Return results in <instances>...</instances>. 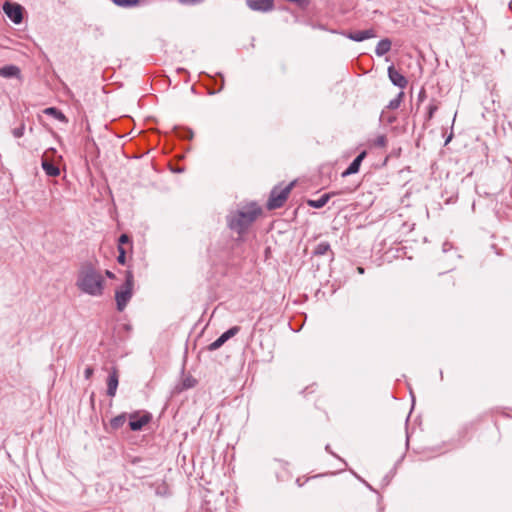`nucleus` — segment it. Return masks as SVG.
I'll use <instances>...</instances> for the list:
<instances>
[{"mask_svg": "<svg viewBox=\"0 0 512 512\" xmlns=\"http://www.w3.org/2000/svg\"><path fill=\"white\" fill-rule=\"evenodd\" d=\"M0 76L3 78H17L21 80V70L16 65H5L0 68Z\"/></svg>", "mask_w": 512, "mask_h": 512, "instance_id": "nucleus-14", "label": "nucleus"}, {"mask_svg": "<svg viewBox=\"0 0 512 512\" xmlns=\"http://www.w3.org/2000/svg\"><path fill=\"white\" fill-rule=\"evenodd\" d=\"M367 152L364 150L357 155V157L350 163L348 168L342 172V177H347L359 172L362 161L366 158Z\"/></svg>", "mask_w": 512, "mask_h": 512, "instance_id": "nucleus-12", "label": "nucleus"}, {"mask_svg": "<svg viewBox=\"0 0 512 512\" xmlns=\"http://www.w3.org/2000/svg\"><path fill=\"white\" fill-rule=\"evenodd\" d=\"M91 401L93 402L94 401V393L91 394Z\"/></svg>", "mask_w": 512, "mask_h": 512, "instance_id": "nucleus-41", "label": "nucleus"}, {"mask_svg": "<svg viewBox=\"0 0 512 512\" xmlns=\"http://www.w3.org/2000/svg\"><path fill=\"white\" fill-rule=\"evenodd\" d=\"M119 384V370L117 366L111 367L107 377V395L114 397L116 395L117 387Z\"/></svg>", "mask_w": 512, "mask_h": 512, "instance_id": "nucleus-10", "label": "nucleus"}, {"mask_svg": "<svg viewBox=\"0 0 512 512\" xmlns=\"http://www.w3.org/2000/svg\"><path fill=\"white\" fill-rule=\"evenodd\" d=\"M320 478H321V475H314V476H311V477L302 476V477H298L296 479V484H297V486L302 487L306 483H312L314 489H316V490L324 489L325 485H324V483H322L319 480Z\"/></svg>", "mask_w": 512, "mask_h": 512, "instance_id": "nucleus-13", "label": "nucleus"}, {"mask_svg": "<svg viewBox=\"0 0 512 512\" xmlns=\"http://www.w3.org/2000/svg\"><path fill=\"white\" fill-rule=\"evenodd\" d=\"M3 11L14 24L23 21L24 8L20 4L7 1L3 4Z\"/></svg>", "mask_w": 512, "mask_h": 512, "instance_id": "nucleus-5", "label": "nucleus"}, {"mask_svg": "<svg viewBox=\"0 0 512 512\" xmlns=\"http://www.w3.org/2000/svg\"><path fill=\"white\" fill-rule=\"evenodd\" d=\"M105 275L109 278V279H115V274L113 272H111L110 270H106L105 271Z\"/></svg>", "mask_w": 512, "mask_h": 512, "instance_id": "nucleus-34", "label": "nucleus"}, {"mask_svg": "<svg viewBox=\"0 0 512 512\" xmlns=\"http://www.w3.org/2000/svg\"><path fill=\"white\" fill-rule=\"evenodd\" d=\"M44 113L46 115H50V116L54 117L55 119H57L61 122H64V123L68 122L67 117L56 107H48L44 110Z\"/></svg>", "mask_w": 512, "mask_h": 512, "instance_id": "nucleus-19", "label": "nucleus"}, {"mask_svg": "<svg viewBox=\"0 0 512 512\" xmlns=\"http://www.w3.org/2000/svg\"><path fill=\"white\" fill-rule=\"evenodd\" d=\"M403 98H404V92L401 91L398 93V95L394 99H392L388 103L387 109H390V110L398 109L403 101Z\"/></svg>", "mask_w": 512, "mask_h": 512, "instance_id": "nucleus-22", "label": "nucleus"}, {"mask_svg": "<svg viewBox=\"0 0 512 512\" xmlns=\"http://www.w3.org/2000/svg\"><path fill=\"white\" fill-rule=\"evenodd\" d=\"M343 35L355 42H362L366 39L375 38L377 37L376 30L373 28L366 29V30H356V31H348L343 32Z\"/></svg>", "mask_w": 512, "mask_h": 512, "instance_id": "nucleus-8", "label": "nucleus"}, {"mask_svg": "<svg viewBox=\"0 0 512 512\" xmlns=\"http://www.w3.org/2000/svg\"><path fill=\"white\" fill-rule=\"evenodd\" d=\"M452 137H453V134L451 133V134L448 136V138L446 139L445 144H448V143L450 142V140L452 139Z\"/></svg>", "mask_w": 512, "mask_h": 512, "instance_id": "nucleus-36", "label": "nucleus"}, {"mask_svg": "<svg viewBox=\"0 0 512 512\" xmlns=\"http://www.w3.org/2000/svg\"><path fill=\"white\" fill-rule=\"evenodd\" d=\"M167 490H168V487L166 486V484H162L160 485L157 489H156V494L157 495H161V496H164L167 494Z\"/></svg>", "mask_w": 512, "mask_h": 512, "instance_id": "nucleus-31", "label": "nucleus"}, {"mask_svg": "<svg viewBox=\"0 0 512 512\" xmlns=\"http://www.w3.org/2000/svg\"><path fill=\"white\" fill-rule=\"evenodd\" d=\"M246 5L252 11L267 13L274 10V0H246Z\"/></svg>", "mask_w": 512, "mask_h": 512, "instance_id": "nucleus-9", "label": "nucleus"}, {"mask_svg": "<svg viewBox=\"0 0 512 512\" xmlns=\"http://www.w3.org/2000/svg\"><path fill=\"white\" fill-rule=\"evenodd\" d=\"M425 98H426V90L424 87H422L418 94V102L419 103L423 102Z\"/></svg>", "mask_w": 512, "mask_h": 512, "instance_id": "nucleus-33", "label": "nucleus"}, {"mask_svg": "<svg viewBox=\"0 0 512 512\" xmlns=\"http://www.w3.org/2000/svg\"><path fill=\"white\" fill-rule=\"evenodd\" d=\"M373 144L376 147L383 148L387 144V137L385 135H379L374 139Z\"/></svg>", "mask_w": 512, "mask_h": 512, "instance_id": "nucleus-29", "label": "nucleus"}, {"mask_svg": "<svg viewBox=\"0 0 512 512\" xmlns=\"http://www.w3.org/2000/svg\"><path fill=\"white\" fill-rule=\"evenodd\" d=\"M337 194H338V193H335V192H333V193H325V194L321 195L319 199H316V200L308 199V200L306 201V203H307V205H308L309 207L319 209V208L324 207V206L328 203V201L330 200V198H331L332 196H334V195H337Z\"/></svg>", "mask_w": 512, "mask_h": 512, "instance_id": "nucleus-15", "label": "nucleus"}, {"mask_svg": "<svg viewBox=\"0 0 512 512\" xmlns=\"http://www.w3.org/2000/svg\"><path fill=\"white\" fill-rule=\"evenodd\" d=\"M124 245H129L130 247H132L131 238L126 233L121 234L118 238V247H124Z\"/></svg>", "mask_w": 512, "mask_h": 512, "instance_id": "nucleus-26", "label": "nucleus"}, {"mask_svg": "<svg viewBox=\"0 0 512 512\" xmlns=\"http://www.w3.org/2000/svg\"><path fill=\"white\" fill-rule=\"evenodd\" d=\"M25 124L22 122L18 127L12 129V135L15 138H21L24 135Z\"/></svg>", "mask_w": 512, "mask_h": 512, "instance_id": "nucleus-28", "label": "nucleus"}, {"mask_svg": "<svg viewBox=\"0 0 512 512\" xmlns=\"http://www.w3.org/2000/svg\"><path fill=\"white\" fill-rule=\"evenodd\" d=\"M328 252L331 253L332 258L334 257V252L331 250L330 244L328 242L319 243L315 249L313 250L314 256H323Z\"/></svg>", "mask_w": 512, "mask_h": 512, "instance_id": "nucleus-18", "label": "nucleus"}, {"mask_svg": "<svg viewBox=\"0 0 512 512\" xmlns=\"http://www.w3.org/2000/svg\"><path fill=\"white\" fill-rule=\"evenodd\" d=\"M125 422H126V413H122L120 415L113 417L110 420V427L112 430H118L119 428H121L124 425Z\"/></svg>", "mask_w": 512, "mask_h": 512, "instance_id": "nucleus-20", "label": "nucleus"}, {"mask_svg": "<svg viewBox=\"0 0 512 512\" xmlns=\"http://www.w3.org/2000/svg\"><path fill=\"white\" fill-rule=\"evenodd\" d=\"M358 271H359V273H361V274H362V273H364V269H363L362 267H358Z\"/></svg>", "mask_w": 512, "mask_h": 512, "instance_id": "nucleus-37", "label": "nucleus"}, {"mask_svg": "<svg viewBox=\"0 0 512 512\" xmlns=\"http://www.w3.org/2000/svg\"><path fill=\"white\" fill-rule=\"evenodd\" d=\"M196 384L197 380L193 376L188 375L183 378L180 390H187L193 388L196 386Z\"/></svg>", "mask_w": 512, "mask_h": 512, "instance_id": "nucleus-24", "label": "nucleus"}, {"mask_svg": "<svg viewBox=\"0 0 512 512\" xmlns=\"http://www.w3.org/2000/svg\"><path fill=\"white\" fill-rule=\"evenodd\" d=\"M76 286L83 293L98 297L103 295L105 280L95 265L87 261L78 271Z\"/></svg>", "mask_w": 512, "mask_h": 512, "instance_id": "nucleus-2", "label": "nucleus"}, {"mask_svg": "<svg viewBox=\"0 0 512 512\" xmlns=\"http://www.w3.org/2000/svg\"><path fill=\"white\" fill-rule=\"evenodd\" d=\"M177 1L182 5L193 6V5H198V4L202 3L204 0H177Z\"/></svg>", "mask_w": 512, "mask_h": 512, "instance_id": "nucleus-30", "label": "nucleus"}, {"mask_svg": "<svg viewBox=\"0 0 512 512\" xmlns=\"http://www.w3.org/2000/svg\"><path fill=\"white\" fill-rule=\"evenodd\" d=\"M240 331L239 326H233L225 331L220 337H218L214 342L210 343L207 346L208 351H215L222 347L230 338L234 337Z\"/></svg>", "mask_w": 512, "mask_h": 512, "instance_id": "nucleus-6", "label": "nucleus"}, {"mask_svg": "<svg viewBox=\"0 0 512 512\" xmlns=\"http://www.w3.org/2000/svg\"><path fill=\"white\" fill-rule=\"evenodd\" d=\"M392 42L389 38L381 39L376 46L375 53L381 57L391 50Z\"/></svg>", "mask_w": 512, "mask_h": 512, "instance_id": "nucleus-17", "label": "nucleus"}, {"mask_svg": "<svg viewBox=\"0 0 512 512\" xmlns=\"http://www.w3.org/2000/svg\"><path fill=\"white\" fill-rule=\"evenodd\" d=\"M388 77L393 85L403 89L407 86L408 80L403 76L394 65H390L387 69Z\"/></svg>", "mask_w": 512, "mask_h": 512, "instance_id": "nucleus-11", "label": "nucleus"}, {"mask_svg": "<svg viewBox=\"0 0 512 512\" xmlns=\"http://www.w3.org/2000/svg\"><path fill=\"white\" fill-rule=\"evenodd\" d=\"M223 85H224V80L222 79V84H221L219 90L223 89Z\"/></svg>", "mask_w": 512, "mask_h": 512, "instance_id": "nucleus-39", "label": "nucleus"}, {"mask_svg": "<svg viewBox=\"0 0 512 512\" xmlns=\"http://www.w3.org/2000/svg\"><path fill=\"white\" fill-rule=\"evenodd\" d=\"M93 373H94L93 367L87 366L86 369L84 370L85 379L89 380L92 377Z\"/></svg>", "mask_w": 512, "mask_h": 512, "instance_id": "nucleus-32", "label": "nucleus"}, {"mask_svg": "<svg viewBox=\"0 0 512 512\" xmlns=\"http://www.w3.org/2000/svg\"><path fill=\"white\" fill-rule=\"evenodd\" d=\"M394 120H395V118H390V119L388 120V122H389V123H392Z\"/></svg>", "mask_w": 512, "mask_h": 512, "instance_id": "nucleus-40", "label": "nucleus"}, {"mask_svg": "<svg viewBox=\"0 0 512 512\" xmlns=\"http://www.w3.org/2000/svg\"><path fill=\"white\" fill-rule=\"evenodd\" d=\"M325 449H326L328 452L332 453V452L330 451V446H329V445H327Z\"/></svg>", "mask_w": 512, "mask_h": 512, "instance_id": "nucleus-38", "label": "nucleus"}, {"mask_svg": "<svg viewBox=\"0 0 512 512\" xmlns=\"http://www.w3.org/2000/svg\"><path fill=\"white\" fill-rule=\"evenodd\" d=\"M118 249V257H117V262L121 265H125L126 264V249L125 247H117Z\"/></svg>", "mask_w": 512, "mask_h": 512, "instance_id": "nucleus-27", "label": "nucleus"}, {"mask_svg": "<svg viewBox=\"0 0 512 512\" xmlns=\"http://www.w3.org/2000/svg\"><path fill=\"white\" fill-rule=\"evenodd\" d=\"M294 186V182L282 187L281 185L273 187L270 192L266 207L268 210L281 208L288 199V196Z\"/></svg>", "mask_w": 512, "mask_h": 512, "instance_id": "nucleus-4", "label": "nucleus"}, {"mask_svg": "<svg viewBox=\"0 0 512 512\" xmlns=\"http://www.w3.org/2000/svg\"><path fill=\"white\" fill-rule=\"evenodd\" d=\"M115 5L119 7L129 8L138 6L141 0H111Z\"/></svg>", "mask_w": 512, "mask_h": 512, "instance_id": "nucleus-23", "label": "nucleus"}, {"mask_svg": "<svg viewBox=\"0 0 512 512\" xmlns=\"http://www.w3.org/2000/svg\"><path fill=\"white\" fill-rule=\"evenodd\" d=\"M438 104H439V102L436 99L431 100V102L429 103V105L427 107V112H426V116H425L426 121H430L434 117V114L437 112V110L439 108Z\"/></svg>", "mask_w": 512, "mask_h": 512, "instance_id": "nucleus-21", "label": "nucleus"}, {"mask_svg": "<svg viewBox=\"0 0 512 512\" xmlns=\"http://www.w3.org/2000/svg\"><path fill=\"white\" fill-rule=\"evenodd\" d=\"M41 166L48 176L56 177L60 174V169L46 158H42Z\"/></svg>", "mask_w": 512, "mask_h": 512, "instance_id": "nucleus-16", "label": "nucleus"}, {"mask_svg": "<svg viewBox=\"0 0 512 512\" xmlns=\"http://www.w3.org/2000/svg\"><path fill=\"white\" fill-rule=\"evenodd\" d=\"M141 460H142V459H141L140 457H133V458L131 459V464L136 465V464L140 463V462H141Z\"/></svg>", "mask_w": 512, "mask_h": 512, "instance_id": "nucleus-35", "label": "nucleus"}, {"mask_svg": "<svg viewBox=\"0 0 512 512\" xmlns=\"http://www.w3.org/2000/svg\"><path fill=\"white\" fill-rule=\"evenodd\" d=\"M176 134L179 138L186 139V140L192 139L193 135H194L193 131L188 128L179 129V130H177Z\"/></svg>", "mask_w": 512, "mask_h": 512, "instance_id": "nucleus-25", "label": "nucleus"}, {"mask_svg": "<svg viewBox=\"0 0 512 512\" xmlns=\"http://www.w3.org/2000/svg\"><path fill=\"white\" fill-rule=\"evenodd\" d=\"M134 275L131 270L125 271L124 283L115 291L116 308L119 312L124 311L133 296Z\"/></svg>", "mask_w": 512, "mask_h": 512, "instance_id": "nucleus-3", "label": "nucleus"}, {"mask_svg": "<svg viewBox=\"0 0 512 512\" xmlns=\"http://www.w3.org/2000/svg\"><path fill=\"white\" fill-rule=\"evenodd\" d=\"M262 213V207L258 203L249 202L226 215L227 227L237 234V242L244 241L245 235Z\"/></svg>", "mask_w": 512, "mask_h": 512, "instance_id": "nucleus-1", "label": "nucleus"}, {"mask_svg": "<svg viewBox=\"0 0 512 512\" xmlns=\"http://www.w3.org/2000/svg\"><path fill=\"white\" fill-rule=\"evenodd\" d=\"M151 420L152 415L149 412H145L141 416L135 412L130 415L129 427L132 431H140Z\"/></svg>", "mask_w": 512, "mask_h": 512, "instance_id": "nucleus-7", "label": "nucleus"}]
</instances>
